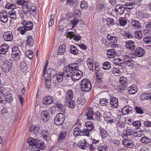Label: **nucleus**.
<instances>
[{
  "instance_id": "nucleus-1",
  "label": "nucleus",
  "mask_w": 151,
  "mask_h": 151,
  "mask_svg": "<svg viewBox=\"0 0 151 151\" xmlns=\"http://www.w3.org/2000/svg\"><path fill=\"white\" fill-rule=\"evenodd\" d=\"M22 24L23 26L20 28L18 27V29L21 34L22 35H24L27 31L30 30L33 28V23L31 21L23 20L22 22Z\"/></svg>"
},
{
  "instance_id": "nucleus-2",
  "label": "nucleus",
  "mask_w": 151,
  "mask_h": 151,
  "mask_svg": "<svg viewBox=\"0 0 151 151\" xmlns=\"http://www.w3.org/2000/svg\"><path fill=\"white\" fill-rule=\"evenodd\" d=\"M81 87L82 91L88 92L91 90L92 86L90 81L85 78L81 81Z\"/></svg>"
},
{
  "instance_id": "nucleus-3",
  "label": "nucleus",
  "mask_w": 151,
  "mask_h": 151,
  "mask_svg": "<svg viewBox=\"0 0 151 151\" xmlns=\"http://www.w3.org/2000/svg\"><path fill=\"white\" fill-rule=\"evenodd\" d=\"M71 78L73 80H78L82 76L83 72L77 69V67L75 66L73 70L72 71Z\"/></svg>"
},
{
  "instance_id": "nucleus-4",
  "label": "nucleus",
  "mask_w": 151,
  "mask_h": 151,
  "mask_svg": "<svg viewBox=\"0 0 151 151\" xmlns=\"http://www.w3.org/2000/svg\"><path fill=\"white\" fill-rule=\"evenodd\" d=\"M65 119V116L63 114H58L54 118L55 124L58 126L61 125L64 123Z\"/></svg>"
},
{
  "instance_id": "nucleus-5",
  "label": "nucleus",
  "mask_w": 151,
  "mask_h": 151,
  "mask_svg": "<svg viewBox=\"0 0 151 151\" xmlns=\"http://www.w3.org/2000/svg\"><path fill=\"white\" fill-rule=\"evenodd\" d=\"M145 50L143 48L140 47H137L134 52V57H132L133 58L136 59L137 56L138 57H142L145 54Z\"/></svg>"
},
{
  "instance_id": "nucleus-6",
  "label": "nucleus",
  "mask_w": 151,
  "mask_h": 151,
  "mask_svg": "<svg viewBox=\"0 0 151 151\" xmlns=\"http://www.w3.org/2000/svg\"><path fill=\"white\" fill-rule=\"evenodd\" d=\"M69 30L70 29L67 30L65 34V35L67 37H69L70 39L73 38L74 40L77 41H79L81 39L80 36L78 34H76V33L74 34V32Z\"/></svg>"
},
{
  "instance_id": "nucleus-7",
  "label": "nucleus",
  "mask_w": 151,
  "mask_h": 151,
  "mask_svg": "<svg viewBox=\"0 0 151 151\" xmlns=\"http://www.w3.org/2000/svg\"><path fill=\"white\" fill-rule=\"evenodd\" d=\"M12 66V61H5L3 65L2 69L5 72H8Z\"/></svg>"
},
{
  "instance_id": "nucleus-8",
  "label": "nucleus",
  "mask_w": 151,
  "mask_h": 151,
  "mask_svg": "<svg viewBox=\"0 0 151 151\" xmlns=\"http://www.w3.org/2000/svg\"><path fill=\"white\" fill-rule=\"evenodd\" d=\"M85 116L86 117V118L88 119H93V117L95 116V114L93 109L91 108H88L86 110Z\"/></svg>"
},
{
  "instance_id": "nucleus-9",
  "label": "nucleus",
  "mask_w": 151,
  "mask_h": 151,
  "mask_svg": "<svg viewBox=\"0 0 151 151\" xmlns=\"http://www.w3.org/2000/svg\"><path fill=\"white\" fill-rule=\"evenodd\" d=\"M125 8L122 4H117L115 7V11L117 14L122 15L124 13Z\"/></svg>"
},
{
  "instance_id": "nucleus-10",
  "label": "nucleus",
  "mask_w": 151,
  "mask_h": 151,
  "mask_svg": "<svg viewBox=\"0 0 151 151\" xmlns=\"http://www.w3.org/2000/svg\"><path fill=\"white\" fill-rule=\"evenodd\" d=\"M41 118L44 122H47L50 118V113L46 110L42 111L41 113Z\"/></svg>"
},
{
  "instance_id": "nucleus-11",
  "label": "nucleus",
  "mask_w": 151,
  "mask_h": 151,
  "mask_svg": "<svg viewBox=\"0 0 151 151\" xmlns=\"http://www.w3.org/2000/svg\"><path fill=\"white\" fill-rule=\"evenodd\" d=\"M3 37L5 41H11L13 39V36L11 32L7 31L3 33Z\"/></svg>"
},
{
  "instance_id": "nucleus-12",
  "label": "nucleus",
  "mask_w": 151,
  "mask_h": 151,
  "mask_svg": "<svg viewBox=\"0 0 151 151\" xmlns=\"http://www.w3.org/2000/svg\"><path fill=\"white\" fill-rule=\"evenodd\" d=\"M109 104L111 109L117 108L118 106V101L117 99L115 97L111 98L110 100Z\"/></svg>"
},
{
  "instance_id": "nucleus-13",
  "label": "nucleus",
  "mask_w": 151,
  "mask_h": 151,
  "mask_svg": "<svg viewBox=\"0 0 151 151\" xmlns=\"http://www.w3.org/2000/svg\"><path fill=\"white\" fill-rule=\"evenodd\" d=\"M29 130L32 132L36 135H38L40 134V128L39 127L33 125L31 126Z\"/></svg>"
},
{
  "instance_id": "nucleus-14",
  "label": "nucleus",
  "mask_w": 151,
  "mask_h": 151,
  "mask_svg": "<svg viewBox=\"0 0 151 151\" xmlns=\"http://www.w3.org/2000/svg\"><path fill=\"white\" fill-rule=\"evenodd\" d=\"M122 112L124 115L131 114L132 112V107L129 105L125 106L122 108Z\"/></svg>"
},
{
  "instance_id": "nucleus-15",
  "label": "nucleus",
  "mask_w": 151,
  "mask_h": 151,
  "mask_svg": "<svg viewBox=\"0 0 151 151\" xmlns=\"http://www.w3.org/2000/svg\"><path fill=\"white\" fill-rule=\"evenodd\" d=\"M78 145L81 149H85L89 146V144L86 142V140H82L78 142Z\"/></svg>"
},
{
  "instance_id": "nucleus-16",
  "label": "nucleus",
  "mask_w": 151,
  "mask_h": 151,
  "mask_svg": "<svg viewBox=\"0 0 151 151\" xmlns=\"http://www.w3.org/2000/svg\"><path fill=\"white\" fill-rule=\"evenodd\" d=\"M53 99L51 96H45L43 98L42 103L43 104L49 105L51 104L53 101Z\"/></svg>"
},
{
  "instance_id": "nucleus-17",
  "label": "nucleus",
  "mask_w": 151,
  "mask_h": 151,
  "mask_svg": "<svg viewBox=\"0 0 151 151\" xmlns=\"http://www.w3.org/2000/svg\"><path fill=\"white\" fill-rule=\"evenodd\" d=\"M135 43L132 41L129 40L126 42V46L131 50H133L135 48Z\"/></svg>"
},
{
  "instance_id": "nucleus-18",
  "label": "nucleus",
  "mask_w": 151,
  "mask_h": 151,
  "mask_svg": "<svg viewBox=\"0 0 151 151\" xmlns=\"http://www.w3.org/2000/svg\"><path fill=\"white\" fill-rule=\"evenodd\" d=\"M122 143L125 147H130L134 145L133 141L130 139H124L122 141Z\"/></svg>"
},
{
  "instance_id": "nucleus-19",
  "label": "nucleus",
  "mask_w": 151,
  "mask_h": 151,
  "mask_svg": "<svg viewBox=\"0 0 151 151\" xmlns=\"http://www.w3.org/2000/svg\"><path fill=\"white\" fill-rule=\"evenodd\" d=\"M103 116L105 120L107 122L109 123L113 122V121L111 118L112 116L110 113H104Z\"/></svg>"
},
{
  "instance_id": "nucleus-20",
  "label": "nucleus",
  "mask_w": 151,
  "mask_h": 151,
  "mask_svg": "<svg viewBox=\"0 0 151 151\" xmlns=\"http://www.w3.org/2000/svg\"><path fill=\"white\" fill-rule=\"evenodd\" d=\"M28 143L29 144L32 146H36L38 147V141L35 139L31 138L27 140Z\"/></svg>"
},
{
  "instance_id": "nucleus-21",
  "label": "nucleus",
  "mask_w": 151,
  "mask_h": 151,
  "mask_svg": "<svg viewBox=\"0 0 151 151\" xmlns=\"http://www.w3.org/2000/svg\"><path fill=\"white\" fill-rule=\"evenodd\" d=\"M9 46L8 45L3 44L0 47V53L5 54L7 52L9 49Z\"/></svg>"
},
{
  "instance_id": "nucleus-22",
  "label": "nucleus",
  "mask_w": 151,
  "mask_h": 151,
  "mask_svg": "<svg viewBox=\"0 0 151 151\" xmlns=\"http://www.w3.org/2000/svg\"><path fill=\"white\" fill-rule=\"evenodd\" d=\"M47 73L48 75H50V77H53L56 75L57 73L56 71L53 68H49L47 69Z\"/></svg>"
},
{
  "instance_id": "nucleus-23",
  "label": "nucleus",
  "mask_w": 151,
  "mask_h": 151,
  "mask_svg": "<svg viewBox=\"0 0 151 151\" xmlns=\"http://www.w3.org/2000/svg\"><path fill=\"white\" fill-rule=\"evenodd\" d=\"M4 96H5V98H4V100L6 101L7 103H10L12 102L13 99L10 93L6 92V93Z\"/></svg>"
},
{
  "instance_id": "nucleus-24",
  "label": "nucleus",
  "mask_w": 151,
  "mask_h": 151,
  "mask_svg": "<svg viewBox=\"0 0 151 151\" xmlns=\"http://www.w3.org/2000/svg\"><path fill=\"white\" fill-rule=\"evenodd\" d=\"M66 132L65 131L60 132L59 134L58 141L60 142L63 140L66 137Z\"/></svg>"
},
{
  "instance_id": "nucleus-25",
  "label": "nucleus",
  "mask_w": 151,
  "mask_h": 151,
  "mask_svg": "<svg viewBox=\"0 0 151 151\" xmlns=\"http://www.w3.org/2000/svg\"><path fill=\"white\" fill-rule=\"evenodd\" d=\"M131 24L132 27L134 29L141 28V26L140 23L137 20H132L131 22Z\"/></svg>"
},
{
  "instance_id": "nucleus-26",
  "label": "nucleus",
  "mask_w": 151,
  "mask_h": 151,
  "mask_svg": "<svg viewBox=\"0 0 151 151\" xmlns=\"http://www.w3.org/2000/svg\"><path fill=\"white\" fill-rule=\"evenodd\" d=\"M86 102V99L83 97L78 98L77 99L76 102L79 106H82L84 105Z\"/></svg>"
},
{
  "instance_id": "nucleus-27",
  "label": "nucleus",
  "mask_w": 151,
  "mask_h": 151,
  "mask_svg": "<svg viewBox=\"0 0 151 151\" xmlns=\"http://www.w3.org/2000/svg\"><path fill=\"white\" fill-rule=\"evenodd\" d=\"M74 68L70 65L67 66L63 69V73H69L72 74V71H73Z\"/></svg>"
},
{
  "instance_id": "nucleus-28",
  "label": "nucleus",
  "mask_w": 151,
  "mask_h": 151,
  "mask_svg": "<svg viewBox=\"0 0 151 151\" xmlns=\"http://www.w3.org/2000/svg\"><path fill=\"white\" fill-rule=\"evenodd\" d=\"M73 98V92L72 90H69L67 92L65 96L66 100H71Z\"/></svg>"
},
{
  "instance_id": "nucleus-29",
  "label": "nucleus",
  "mask_w": 151,
  "mask_h": 151,
  "mask_svg": "<svg viewBox=\"0 0 151 151\" xmlns=\"http://www.w3.org/2000/svg\"><path fill=\"white\" fill-rule=\"evenodd\" d=\"M124 62L126 64L129 65L132 63V59L127 55H125L123 56Z\"/></svg>"
},
{
  "instance_id": "nucleus-30",
  "label": "nucleus",
  "mask_w": 151,
  "mask_h": 151,
  "mask_svg": "<svg viewBox=\"0 0 151 151\" xmlns=\"http://www.w3.org/2000/svg\"><path fill=\"white\" fill-rule=\"evenodd\" d=\"M66 101V105L68 106L72 109L74 108L75 105V101L71 99Z\"/></svg>"
},
{
  "instance_id": "nucleus-31",
  "label": "nucleus",
  "mask_w": 151,
  "mask_h": 151,
  "mask_svg": "<svg viewBox=\"0 0 151 151\" xmlns=\"http://www.w3.org/2000/svg\"><path fill=\"white\" fill-rule=\"evenodd\" d=\"M124 6H125V9L127 11H129V10L132 9L134 7L133 3L131 2H127L125 4Z\"/></svg>"
},
{
  "instance_id": "nucleus-32",
  "label": "nucleus",
  "mask_w": 151,
  "mask_h": 151,
  "mask_svg": "<svg viewBox=\"0 0 151 151\" xmlns=\"http://www.w3.org/2000/svg\"><path fill=\"white\" fill-rule=\"evenodd\" d=\"M107 38L108 40L113 42V43H116L117 42V37H114L111 35V34H108L107 35Z\"/></svg>"
},
{
  "instance_id": "nucleus-33",
  "label": "nucleus",
  "mask_w": 151,
  "mask_h": 151,
  "mask_svg": "<svg viewBox=\"0 0 151 151\" xmlns=\"http://www.w3.org/2000/svg\"><path fill=\"white\" fill-rule=\"evenodd\" d=\"M85 126L86 127V128L90 131L92 130L94 128L93 124L91 122H86L85 123Z\"/></svg>"
},
{
  "instance_id": "nucleus-34",
  "label": "nucleus",
  "mask_w": 151,
  "mask_h": 151,
  "mask_svg": "<svg viewBox=\"0 0 151 151\" xmlns=\"http://www.w3.org/2000/svg\"><path fill=\"white\" fill-rule=\"evenodd\" d=\"M70 51L71 53L74 55H76L78 54V50L76 47L71 45L70 46Z\"/></svg>"
},
{
  "instance_id": "nucleus-35",
  "label": "nucleus",
  "mask_w": 151,
  "mask_h": 151,
  "mask_svg": "<svg viewBox=\"0 0 151 151\" xmlns=\"http://www.w3.org/2000/svg\"><path fill=\"white\" fill-rule=\"evenodd\" d=\"M106 22L107 25L109 26H112L115 24L114 19L112 18H107L106 20Z\"/></svg>"
},
{
  "instance_id": "nucleus-36",
  "label": "nucleus",
  "mask_w": 151,
  "mask_h": 151,
  "mask_svg": "<svg viewBox=\"0 0 151 151\" xmlns=\"http://www.w3.org/2000/svg\"><path fill=\"white\" fill-rule=\"evenodd\" d=\"M12 55L14 56L13 58L15 57V59L16 60H19L20 58L22 55L21 53L19 51V52H17V51L15 52H12Z\"/></svg>"
},
{
  "instance_id": "nucleus-37",
  "label": "nucleus",
  "mask_w": 151,
  "mask_h": 151,
  "mask_svg": "<svg viewBox=\"0 0 151 151\" xmlns=\"http://www.w3.org/2000/svg\"><path fill=\"white\" fill-rule=\"evenodd\" d=\"M65 51V45H60L59 47L58 53L59 54L62 55L63 54Z\"/></svg>"
},
{
  "instance_id": "nucleus-38",
  "label": "nucleus",
  "mask_w": 151,
  "mask_h": 151,
  "mask_svg": "<svg viewBox=\"0 0 151 151\" xmlns=\"http://www.w3.org/2000/svg\"><path fill=\"white\" fill-rule=\"evenodd\" d=\"M107 55L110 56L108 57L109 58H113L116 55V52L114 49H109L108 50Z\"/></svg>"
},
{
  "instance_id": "nucleus-39",
  "label": "nucleus",
  "mask_w": 151,
  "mask_h": 151,
  "mask_svg": "<svg viewBox=\"0 0 151 151\" xmlns=\"http://www.w3.org/2000/svg\"><path fill=\"white\" fill-rule=\"evenodd\" d=\"M100 104L103 106H106L108 105L109 102L106 98L101 99H100Z\"/></svg>"
},
{
  "instance_id": "nucleus-40",
  "label": "nucleus",
  "mask_w": 151,
  "mask_h": 151,
  "mask_svg": "<svg viewBox=\"0 0 151 151\" xmlns=\"http://www.w3.org/2000/svg\"><path fill=\"white\" fill-rule=\"evenodd\" d=\"M34 41L32 37L31 36H29L27 37V44L29 46L31 47L33 44Z\"/></svg>"
},
{
  "instance_id": "nucleus-41",
  "label": "nucleus",
  "mask_w": 151,
  "mask_h": 151,
  "mask_svg": "<svg viewBox=\"0 0 151 151\" xmlns=\"http://www.w3.org/2000/svg\"><path fill=\"white\" fill-rule=\"evenodd\" d=\"M81 127H75L73 130L74 135L76 136H78L82 133V131L80 128Z\"/></svg>"
},
{
  "instance_id": "nucleus-42",
  "label": "nucleus",
  "mask_w": 151,
  "mask_h": 151,
  "mask_svg": "<svg viewBox=\"0 0 151 151\" xmlns=\"http://www.w3.org/2000/svg\"><path fill=\"white\" fill-rule=\"evenodd\" d=\"M101 134L102 138H105L108 135V134L107 131L103 129L100 128L99 129Z\"/></svg>"
},
{
  "instance_id": "nucleus-43",
  "label": "nucleus",
  "mask_w": 151,
  "mask_h": 151,
  "mask_svg": "<svg viewBox=\"0 0 151 151\" xmlns=\"http://www.w3.org/2000/svg\"><path fill=\"white\" fill-rule=\"evenodd\" d=\"M127 80L126 78L124 76H121L119 79V81L120 84L123 86H126Z\"/></svg>"
},
{
  "instance_id": "nucleus-44",
  "label": "nucleus",
  "mask_w": 151,
  "mask_h": 151,
  "mask_svg": "<svg viewBox=\"0 0 151 151\" xmlns=\"http://www.w3.org/2000/svg\"><path fill=\"white\" fill-rule=\"evenodd\" d=\"M8 15L10 16V17L12 19H15L17 17L15 12L13 9L9 12Z\"/></svg>"
},
{
  "instance_id": "nucleus-45",
  "label": "nucleus",
  "mask_w": 151,
  "mask_h": 151,
  "mask_svg": "<svg viewBox=\"0 0 151 151\" xmlns=\"http://www.w3.org/2000/svg\"><path fill=\"white\" fill-rule=\"evenodd\" d=\"M140 99L142 101L149 99L148 93L141 94L140 96Z\"/></svg>"
},
{
  "instance_id": "nucleus-46",
  "label": "nucleus",
  "mask_w": 151,
  "mask_h": 151,
  "mask_svg": "<svg viewBox=\"0 0 151 151\" xmlns=\"http://www.w3.org/2000/svg\"><path fill=\"white\" fill-rule=\"evenodd\" d=\"M20 67L23 71H24L27 69V64L24 61H22L20 63Z\"/></svg>"
},
{
  "instance_id": "nucleus-47",
  "label": "nucleus",
  "mask_w": 151,
  "mask_h": 151,
  "mask_svg": "<svg viewBox=\"0 0 151 151\" xmlns=\"http://www.w3.org/2000/svg\"><path fill=\"white\" fill-rule=\"evenodd\" d=\"M140 141L143 143H147L150 142V139L146 136H144L141 138Z\"/></svg>"
},
{
  "instance_id": "nucleus-48",
  "label": "nucleus",
  "mask_w": 151,
  "mask_h": 151,
  "mask_svg": "<svg viewBox=\"0 0 151 151\" xmlns=\"http://www.w3.org/2000/svg\"><path fill=\"white\" fill-rule=\"evenodd\" d=\"M103 68L104 70H109L111 67L110 63L108 62H104L103 65Z\"/></svg>"
},
{
  "instance_id": "nucleus-49",
  "label": "nucleus",
  "mask_w": 151,
  "mask_h": 151,
  "mask_svg": "<svg viewBox=\"0 0 151 151\" xmlns=\"http://www.w3.org/2000/svg\"><path fill=\"white\" fill-rule=\"evenodd\" d=\"M134 34L135 37L139 40H140L142 38V35L141 31H135L134 33Z\"/></svg>"
},
{
  "instance_id": "nucleus-50",
  "label": "nucleus",
  "mask_w": 151,
  "mask_h": 151,
  "mask_svg": "<svg viewBox=\"0 0 151 151\" xmlns=\"http://www.w3.org/2000/svg\"><path fill=\"white\" fill-rule=\"evenodd\" d=\"M56 106L58 108L59 110L61 111L64 112L65 111L64 105L63 106L62 104L57 103Z\"/></svg>"
},
{
  "instance_id": "nucleus-51",
  "label": "nucleus",
  "mask_w": 151,
  "mask_h": 151,
  "mask_svg": "<svg viewBox=\"0 0 151 151\" xmlns=\"http://www.w3.org/2000/svg\"><path fill=\"white\" fill-rule=\"evenodd\" d=\"M26 56L30 59H32L33 56V52L31 50H28L25 52Z\"/></svg>"
},
{
  "instance_id": "nucleus-52",
  "label": "nucleus",
  "mask_w": 151,
  "mask_h": 151,
  "mask_svg": "<svg viewBox=\"0 0 151 151\" xmlns=\"http://www.w3.org/2000/svg\"><path fill=\"white\" fill-rule=\"evenodd\" d=\"M87 65H88L89 69L90 70L93 69V63L91 59L90 58H89L87 61Z\"/></svg>"
},
{
  "instance_id": "nucleus-53",
  "label": "nucleus",
  "mask_w": 151,
  "mask_h": 151,
  "mask_svg": "<svg viewBox=\"0 0 151 151\" xmlns=\"http://www.w3.org/2000/svg\"><path fill=\"white\" fill-rule=\"evenodd\" d=\"M132 125L137 129L139 128L141 125V123L140 121H136L132 123Z\"/></svg>"
},
{
  "instance_id": "nucleus-54",
  "label": "nucleus",
  "mask_w": 151,
  "mask_h": 151,
  "mask_svg": "<svg viewBox=\"0 0 151 151\" xmlns=\"http://www.w3.org/2000/svg\"><path fill=\"white\" fill-rule=\"evenodd\" d=\"M119 24L121 26H124L127 23L126 18H122L121 17L119 18Z\"/></svg>"
},
{
  "instance_id": "nucleus-55",
  "label": "nucleus",
  "mask_w": 151,
  "mask_h": 151,
  "mask_svg": "<svg viewBox=\"0 0 151 151\" xmlns=\"http://www.w3.org/2000/svg\"><path fill=\"white\" fill-rule=\"evenodd\" d=\"M63 73L62 74L61 73L58 74L56 76V78L58 82H60L63 81Z\"/></svg>"
},
{
  "instance_id": "nucleus-56",
  "label": "nucleus",
  "mask_w": 151,
  "mask_h": 151,
  "mask_svg": "<svg viewBox=\"0 0 151 151\" xmlns=\"http://www.w3.org/2000/svg\"><path fill=\"white\" fill-rule=\"evenodd\" d=\"M121 61V59L120 58H114L113 62L116 65L120 66L122 64V63L120 62Z\"/></svg>"
},
{
  "instance_id": "nucleus-57",
  "label": "nucleus",
  "mask_w": 151,
  "mask_h": 151,
  "mask_svg": "<svg viewBox=\"0 0 151 151\" xmlns=\"http://www.w3.org/2000/svg\"><path fill=\"white\" fill-rule=\"evenodd\" d=\"M80 6L81 9H86L87 8L88 5L86 1H82L81 2Z\"/></svg>"
},
{
  "instance_id": "nucleus-58",
  "label": "nucleus",
  "mask_w": 151,
  "mask_h": 151,
  "mask_svg": "<svg viewBox=\"0 0 151 151\" xmlns=\"http://www.w3.org/2000/svg\"><path fill=\"white\" fill-rule=\"evenodd\" d=\"M123 86L120 85L117 86V88L118 91L120 93H123L124 91L126 89L125 86Z\"/></svg>"
},
{
  "instance_id": "nucleus-59",
  "label": "nucleus",
  "mask_w": 151,
  "mask_h": 151,
  "mask_svg": "<svg viewBox=\"0 0 151 151\" xmlns=\"http://www.w3.org/2000/svg\"><path fill=\"white\" fill-rule=\"evenodd\" d=\"M107 148V147L106 145L103 146L102 145H100L97 147V149L99 151H106Z\"/></svg>"
},
{
  "instance_id": "nucleus-60",
  "label": "nucleus",
  "mask_w": 151,
  "mask_h": 151,
  "mask_svg": "<svg viewBox=\"0 0 151 151\" xmlns=\"http://www.w3.org/2000/svg\"><path fill=\"white\" fill-rule=\"evenodd\" d=\"M68 21L67 19L65 18H62L61 19L59 22L58 24L63 26V25L65 24H67V22Z\"/></svg>"
},
{
  "instance_id": "nucleus-61",
  "label": "nucleus",
  "mask_w": 151,
  "mask_h": 151,
  "mask_svg": "<svg viewBox=\"0 0 151 151\" xmlns=\"http://www.w3.org/2000/svg\"><path fill=\"white\" fill-rule=\"evenodd\" d=\"M42 135L43 136L44 138L45 139H47L49 137V135L47 131L46 130H43L42 132Z\"/></svg>"
},
{
  "instance_id": "nucleus-62",
  "label": "nucleus",
  "mask_w": 151,
  "mask_h": 151,
  "mask_svg": "<svg viewBox=\"0 0 151 151\" xmlns=\"http://www.w3.org/2000/svg\"><path fill=\"white\" fill-rule=\"evenodd\" d=\"M6 9H14L15 8V6L14 4H11L10 3H7L6 4L5 6Z\"/></svg>"
},
{
  "instance_id": "nucleus-63",
  "label": "nucleus",
  "mask_w": 151,
  "mask_h": 151,
  "mask_svg": "<svg viewBox=\"0 0 151 151\" xmlns=\"http://www.w3.org/2000/svg\"><path fill=\"white\" fill-rule=\"evenodd\" d=\"M82 131V133L83 135L86 136L88 137L90 136L89 133L91 131H90L86 128H84Z\"/></svg>"
},
{
  "instance_id": "nucleus-64",
  "label": "nucleus",
  "mask_w": 151,
  "mask_h": 151,
  "mask_svg": "<svg viewBox=\"0 0 151 151\" xmlns=\"http://www.w3.org/2000/svg\"><path fill=\"white\" fill-rule=\"evenodd\" d=\"M143 41L145 44H151V37H147L144 38Z\"/></svg>"
}]
</instances>
